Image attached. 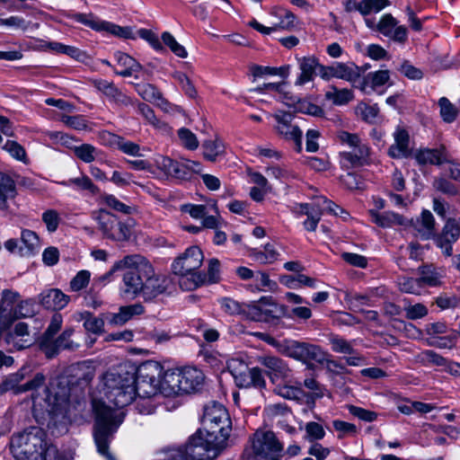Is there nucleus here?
Here are the masks:
<instances>
[{"label": "nucleus", "mask_w": 460, "mask_h": 460, "mask_svg": "<svg viewBox=\"0 0 460 460\" xmlns=\"http://www.w3.org/2000/svg\"><path fill=\"white\" fill-rule=\"evenodd\" d=\"M60 121L64 123L66 127L71 128L75 130H90L91 128L84 116L76 115V116H69V115H62L60 117Z\"/></svg>", "instance_id": "nucleus-51"}, {"label": "nucleus", "mask_w": 460, "mask_h": 460, "mask_svg": "<svg viewBox=\"0 0 460 460\" xmlns=\"http://www.w3.org/2000/svg\"><path fill=\"white\" fill-rule=\"evenodd\" d=\"M176 369H168L162 376V394L164 396H175L181 394Z\"/></svg>", "instance_id": "nucleus-29"}, {"label": "nucleus", "mask_w": 460, "mask_h": 460, "mask_svg": "<svg viewBox=\"0 0 460 460\" xmlns=\"http://www.w3.org/2000/svg\"><path fill=\"white\" fill-rule=\"evenodd\" d=\"M15 194V184L13 179L0 172V208H4L7 199H13Z\"/></svg>", "instance_id": "nucleus-38"}, {"label": "nucleus", "mask_w": 460, "mask_h": 460, "mask_svg": "<svg viewBox=\"0 0 460 460\" xmlns=\"http://www.w3.org/2000/svg\"><path fill=\"white\" fill-rule=\"evenodd\" d=\"M341 155L343 163L351 166H361L368 163L370 148L367 144L360 141L355 147L349 151H343Z\"/></svg>", "instance_id": "nucleus-20"}, {"label": "nucleus", "mask_w": 460, "mask_h": 460, "mask_svg": "<svg viewBox=\"0 0 460 460\" xmlns=\"http://www.w3.org/2000/svg\"><path fill=\"white\" fill-rule=\"evenodd\" d=\"M250 256L260 264H270L278 260L279 253L274 245L267 243L264 245L263 251L252 250Z\"/></svg>", "instance_id": "nucleus-35"}, {"label": "nucleus", "mask_w": 460, "mask_h": 460, "mask_svg": "<svg viewBox=\"0 0 460 460\" xmlns=\"http://www.w3.org/2000/svg\"><path fill=\"white\" fill-rule=\"evenodd\" d=\"M90 279L91 272L89 270H82L78 271L69 283L70 289L74 292L84 289L89 284Z\"/></svg>", "instance_id": "nucleus-57"}, {"label": "nucleus", "mask_w": 460, "mask_h": 460, "mask_svg": "<svg viewBox=\"0 0 460 460\" xmlns=\"http://www.w3.org/2000/svg\"><path fill=\"white\" fill-rule=\"evenodd\" d=\"M34 314L33 303L31 300H20L14 306L11 317L22 318L29 317Z\"/></svg>", "instance_id": "nucleus-62"}, {"label": "nucleus", "mask_w": 460, "mask_h": 460, "mask_svg": "<svg viewBox=\"0 0 460 460\" xmlns=\"http://www.w3.org/2000/svg\"><path fill=\"white\" fill-rule=\"evenodd\" d=\"M124 270L126 271L122 278V292L126 297L135 298L141 295L145 278L142 275V271L137 267L126 266Z\"/></svg>", "instance_id": "nucleus-14"}, {"label": "nucleus", "mask_w": 460, "mask_h": 460, "mask_svg": "<svg viewBox=\"0 0 460 460\" xmlns=\"http://www.w3.org/2000/svg\"><path fill=\"white\" fill-rule=\"evenodd\" d=\"M303 362L315 361L323 364L327 361V354L317 345L305 343Z\"/></svg>", "instance_id": "nucleus-46"}, {"label": "nucleus", "mask_w": 460, "mask_h": 460, "mask_svg": "<svg viewBox=\"0 0 460 460\" xmlns=\"http://www.w3.org/2000/svg\"><path fill=\"white\" fill-rule=\"evenodd\" d=\"M74 153L77 158L86 164L101 160L102 152L90 144H82L74 148Z\"/></svg>", "instance_id": "nucleus-37"}, {"label": "nucleus", "mask_w": 460, "mask_h": 460, "mask_svg": "<svg viewBox=\"0 0 460 460\" xmlns=\"http://www.w3.org/2000/svg\"><path fill=\"white\" fill-rule=\"evenodd\" d=\"M305 439L308 441L321 440L325 436V430L323 427L314 421L307 422L305 426Z\"/></svg>", "instance_id": "nucleus-59"}, {"label": "nucleus", "mask_w": 460, "mask_h": 460, "mask_svg": "<svg viewBox=\"0 0 460 460\" xmlns=\"http://www.w3.org/2000/svg\"><path fill=\"white\" fill-rule=\"evenodd\" d=\"M163 367L156 361H146L135 370L136 395L146 398L162 394Z\"/></svg>", "instance_id": "nucleus-7"}, {"label": "nucleus", "mask_w": 460, "mask_h": 460, "mask_svg": "<svg viewBox=\"0 0 460 460\" xmlns=\"http://www.w3.org/2000/svg\"><path fill=\"white\" fill-rule=\"evenodd\" d=\"M438 105L443 120L447 123L453 122L457 115V109L446 97L439 99Z\"/></svg>", "instance_id": "nucleus-54"}, {"label": "nucleus", "mask_w": 460, "mask_h": 460, "mask_svg": "<svg viewBox=\"0 0 460 460\" xmlns=\"http://www.w3.org/2000/svg\"><path fill=\"white\" fill-rule=\"evenodd\" d=\"M376 30L384 36L397 42H404L407 39V29L402 25H398L395 18L389 13L381 17L376 24Z\"/></svg>", "instance_id": "nucleus-16"}, {"label": "nucleus", "mask_w": 460, "mask_h": 460, "mask_svg": "<svg viewBox=\"0 0 460 460\" xmlns=\"http://www.w3.org/2000/svg\"><path fill=\"white\" fill-rule=\"evenodd\" d=\"M325 97L335 105H345L353 99V93L349 89L332 87L326 92Z\"/></svg>", "instance_id": "nucleus-42"}, {"label": "nucleus", "mask_w": 460, "mask_h": 460, "mask_svg": "<svg viewBox=\"0 0 460 460\" xmlns=\"http://www.w3.org/2000/svg\"><path fill=\"white\" fill-rule=\"evenodd\" d=\"M276 120V133L286 140L294 141L297 151L302 149V131L296 125L292 124L293 116L289 112L277 111L273 114Z\"/></svg>", "instance_id": "nucleus-13"}, {"label": "nucleus", "mask_w": 460, "mask_h": 460, "mask_svg": "<svg viewBox=\"0 0 460 460\" xmlns=\"http://www.w3.org/2000/svg\"><path fill=\"white\" fill-rule=\"evenodd\" d=\"M420 274L422 286L438 287L442 284V279L446 276L443 268H437L432 265H427L420 268Z\"/></svg>", "instance_id": "nucleus-27"}, {"label": "nucleus", "mask_w": 460, "mask_h": 460, "mask_svg": "<svg viewBox=\"0 0 460 460\" xmlns=\"http://www.w3.org/2000/svg\"><path fill=\"white\" fill-rule=\"evenodd\" d=\"M40 304L47 309L61 310L67 305L70 297L58 288L45 290L40 294Z\"/></svg>", "instance_id": "nucleus-19"}, {"label": "nucleus", "mask_w": 460, "mask_h": 460, "mask_svg": "<svg viewBox=\"0 0 460 460\" xmlns=\"http://www.w3.org/2000/svg\"><path fill=\"white\" fill-rule=\"evenodd\" d=\"M131 265L142 271L145 282L141 296L146 302H151L162 295L171 292L172 282L165 275L155 274L150 262L140 254L127 255L122 265Z\"/></svg>", "instance_id": "nucleus-4"}, {"label": "nucleus", "mask_w": 460, "mask_h": 460, "mask_svg": "<svg viewBox=\"0 0 460 460\" xmlns=\"http://www.w3.org/2000/svg\"><path fill=\"white\" fill-rule=\"evenodd\" d=\"M181 145L188 150H196L199 146V140L196 135L189 128H181L177 132Z\"/></svg>", "instance_id": "nucleus-53"}, {"label": "nucleus", "mask_w": 460, "mask_h": 460, "mask_svg": "<svg viewBox=\"0 0 460 460\" xmlns=\"http://www.w3.org/2000/svg\"><path fill=\"white\" fill-rule=\"evenodd\" d=\"M332 349L336 353L353 354L354 349L352 344L343 338L334 336L330 339Z\"/></svg>", "instance_id": "nucleus-63"}, {"label": "nucleus", "mask_w": 460, "mask_h": 460, "mask_svg": "<svg viewBox=\"0 0 460 460\" xmlns=\"http://www.w3.org/2000/svg\"><path fill=\"white\" fill-rule=\"evenodd\" d=\"M20 299V294L12 290H4L0 303V319L9 323V319L13 311L14 306Z\"/></svg>", "instance_id": "nucleus-30"}, {"label": "nucleus", "mask_w": 460, "mask_h": 460, "mask_svg": "<svg viewBox=\"0 0 460 460\" xmlns=\"http://www.w3.org/2000/svg\"><path fill=\"white\" fill-rule=\"evenodd\" d=\"M144 311V306L139 303L120 306L119 312L111 315L110 323L114 325H123L134 316L142 314Z\"/></svg>", "instance_id": "nucleus-28"}, {"label": "nucleus", "mask_w": 460, "mask_h": 460, "mask_svg": "<svg viewBox=\"0 0 460 460\" xmlns=\"http://www.w3.org/2000/svg\"><path fill=\"white\" fill-rule=\"evenodd\" d=\"M44 409L54 423L66 422L69 408L70 387L66 377H58L49 383L46 390Z\"/></svg>", "instance_id": "nucleus-6"}, {"label": "nucleus", "mask_w": 460, "mask_h": 460, "mask_svg": "<svg viewBox=\"0 0 460 460\" xmlns=\"http://www.w3.org/2000/svg\"><path fill=\"white\" fill-rule=\"evenodd\" d=\"M283 450V445L270 430H257L251 447L243 453L244 460H269Z\"/></svg>", "instance_id": "nucleus-8"}, {"label": "nucleus", "mask_w": 460, "mask_h": 460, "mask_svg": "<svg viewBox=\"0 0 460 460\" xmlns=\"http://www.w3.org/2000/svg\"><path fill=\"white\" fill-rule=\"evenodd\" d=\"M181 388V394H190L199 389L203 382V374L196 367L175 368Z\"/></svg>", "instance_id": "nucleus-17"}, {"label": "nucleus", "mask_w": 460, "mask_h": 460, "mask_svg": "<svg viewBox=\"0 0 460 460\" xmlns=\"http://www.w3.org/2000/svg\"><path fill=\"white\" fill-rule=\"evenodd\" d=\"M226 438L217 434L199 429L190 438L184 449H172L164 460H169L174 451H181L185 460H213L226 447Z\"/></svg>", "instance_id": "nucleus-3"}, {"label": "nucleus", "mask_w": 460, "mask_h": 460, "mask_svg": "<svg viewBox=\"0 0 460 460\" xmlns=\"http://www.w3.org/2000/svg\"><path fill=\"white\" fill-rule=\"evenodd\" d=\"M3 149L17 161H20L25 164L29 163L25 149L18 142L13 140H7L3 146Z\"/></svg>", "instance_id": "nucleus-50"}, {"label": "nucleus", "mask_w": 460, "mask_h": 460, "mask_svg": "<svg viewBox=\"0 0 460 460\" xmlns=\"http://www.w3.org/2000/svg\"><path fill=\"white\" fill-rule=\"evenodd\" d=\"M201 170L202 166L199 162L182 158L181 161H176L174 177L187 179L191 173H199Z\"/></svg>", "instance_id": "nucleus-34"}, {"label": "nucleus", "mask_w": 460, "mask_h": 460, "mask_svg": "<svg viewBox=\"0 0 460 460\" xmlns=\"http://www.w3.org/2000/svg\"><path fill=\"white\" fill-rule=\"evenodd\" d=\"M253 292H276L279 288L277 281L271 279L266 271H257L255 273L253 283L250 285Z\"/></svg>", "instance_id": "nucleus-31"}, {"label": "nucleus", "mask_w": 460, "mask_h": 460, "mask_svg": "<svg viewBox=\"0 0 460 460\" xmlns=\"http://www.w3.org/2000/svg\"><path fill=\"white\" fill-rule=\"evenodd\" d=\"M84 327L89 332L101 333L104 327V322L102 318L92 315L90 313L83 314Z\"/></svg>", "instance_id": "nucleus-56"}, {"label": "nucleus", "mask_w": 460, "mask_h": 460, "mask_svg": "<svg viewBox=\"0 0 460 460\" xmlns=\"http://www.w3.org/2000/svg\"><path fill=\"white\" fill-rule=\"evenodd\" d=\"M102 200L105 205H107L110 208L114 209L118 212H121L126 215H129L132 213L133 208L120 200H119L112 194H105L102 196Z\"/></svg>", "instance_id": "nucleus-60"}, {"label": "nucleus", "mask_w": 460, "mask_h": 460, "mask_svg": "<svg viewBox=\"0 0 460 460\" xmlns=\"http://www.w3.org/2000/svg\"><path fill=\"white\" fill-rule=\"evenodd\" d=\"M10 448L18 460H66L55 446L48 444L45 431L38 427L13 435Z\"/></svg>", "instance_id": "nucleus-2"}, {"label": "nucleus", "mask_w": 460, "mask_h": 460, "mask_svg": "<svg viewBox=\"0 0 460 460\" xmlns=\"http://www.w3.org/2000/svg\"><path fill=\"white\" fill-rule=\"evenodd\" d=\"M154 164L164 174L174 177L176 161L168 156L155 155L153 158Z\"/></svg>", "instance_id": "nucleus-52"}, {"label": "nucleus", "mask_w": 460, "mask_h": 460, "mask_svg": "<svg viewBox=\"0 0 460 460\" xmlns=\"http://www.w3.org/2000/svg\"><path fill=\"white\" fill-rule=\"evenodd\" d=\"M136 91L146 102L155 103L156 102L161 101L162 102H164L166 105L168 104V102L162 97L160 92L156 89V87L151 84H137Z\"/></svg>", "instance_id": "nucleus-39"}, {"label": "nucleus", "mask_w": 460, "mask_h": 460, "mask_svg": "<svg viewBox=\"0 0 460 460\" xmlns=\"http://www.w3.org/2000/svg\"><path fill=\"white\" fill-rule=\"evenodd\" d=\"M305 342L296 341H286L282 345L281 351L289 358L303 361Z\"/></svg>", "instance_id": "nucleus-49"}, {"label": "nucleus", "mask_w": 460, "mask_h": 460, "mask_svg": "<svg viewBox=\"0 0 460 460\" xmlns=\"http://www.w3.org/2000/svg\"><path fill=\"white\" fill-rule=\"evenodd\" d=\"M66 17L82 23L98 32H107L124 39L132 38V31L129 27H121L115 23L104 21L92 13H69Z\"/></svg>", "instance_id": "nucleus-12"}, {"label": "nucleus", "mask_w": 460, "mask_h": 460, "mask_svg": "<svg viewBox=\"0 0 460 460\" xmlns=\"http://www.w3.org/2000/svg\"><path fill=\"white\" fill-rule=\"evenodd\" d=\"M62 323V315L60 314H55L51 318L48 329L46 330L41 338L40 347L48 358H52L55 356V351L53 348L49 345V341L53 340L54 336L60 330Z\"/></svg>", "instance_id": "nucleus-21"}, {"label": "nucleus", "mask_w": 460, "mask_h": 460, "mask_svg": "<svg viewBox=\"0 0 460 460\" xmlns=\"http://www.w3.org/2000/svg\"><path fill=\"white\" fill-rule=\"evenodd\" d=\"M93 219L98 224V229L105 238L113 241H126L131 235V225L119 221L117 217L105 209L94 211Z\"/></svg>", "instance_id": "nucleus-10"}, {"label": "nucleus", "mask_w": 460, "mask_h": 460, "mask_svg": "<svg viewBox=\"0 0 460 460\" xmlns=\"http://www.w3.org/2000/svg\"><path fill=\"white\" fill-rule=\"evenodd\" d=\"M249 319L256 322H267L272 316V312L261 303L246 305L243 313Z\"/></svg>", "instance_id": "nucleus-36"}, {"label": "nucleus", "mask_w": 460, "mask_h": 460, "mask_svg": "<svg viewBox=\"0 0 460 460\" xmlns=\"http://www.w3.org/2000/svg\"><path fill=\"white\" fill-rule=\"evenodd\" d=\"M389 4L388 0H361L356 4V9L362 14L378 13Z\"/></svg>", "instance_id": "nucleus-44"}, {"label": "nucleus", "mask_w": 460, "mask_h": 460, "mask_svg": "<svg viewBox=\"0 0 460 460\" xmlns=\"http://www.w3.org/2000/svg\"><path fill=\"white\" fill-rule=\"evenodd\" d=\"M398 286L402 292L420 296L422 294L423 286L421 280L409 277H402L398 280Z\"/></svg>", "instance_id": "nucleus-47"}, {"label": "nucleus", "mask_w": 460, "mask_h": 460, "mask_svg": "<svg viewBox=\"0 0 460 460\" xmlns=\"http://www.w3.org/2000/svg\"><path fill=\"white\" fill-rule=\"evenodd\" d=\"M202 425V430L217 434L227 441L231 422L226 409L221 403L212 402L205 406Z\"/></svg>", "instance_id": "nucleus-9"}, {"label": "nucleus", "mask_w": 460, "mask_h": 460, "mask_svg": "<svg viewBox=\"0 0 460 460\" xmlns=\"http://www.w3.org/2000/svg\"><path fill=\"white\" fill-rule=\"evenodd\" d=\"M390 80L389 70H377L368 73L363 79L361 90L365 93L377 91L378 88L386 84Z\"/></svg>", "instance_id": "nucleus-22"}, {"label": "nucleus", "mask_w": 460, "mask_h": 460, "mask_svg": "<svg viewBox=\"0 0 460 460\" xmlns=\"http://www.w3.org/2000/svg\"><path fill=\"white\" fill-rule=\"evenodd\" d=\"M65 186H75L80 190H89L92 193H95L97 191V187L93 183L92 180L86 176L82 175L78 178L69 179L67 181L63 182Z\"/></svg>", "instance_id": "nucleus-58"}, {"label": "nucleus", "mask_w": 460, "mask_h": 460, "mask_svg": "<svg viewBox=\"0 0 460 460\" xmlns=\"http://www.w3.org/2000/svg\"><path fill=\"white\" fill-rule=\"evenodd\" d=\"M73 332V329H66L55 341L51 340L49 341V345L53 348L55 355L60 349L74 350L78 348V344L70 340Z\"/></svg>", "instance_id": "nucleus-40"}, {"label": "nucleus", "mask_w": 460, "mask_h": 460, "mask_svg": "<svg viewBox=\"0 0 460 460\" xmlns=\"http://www.w3.org/2000/svg\"><path fill=\"white\" fill-rule=\"evenodd\" d=\"M301 73L296 78V85H304L314 79V73L318 69V60L314 57H305L298 60Z\"/></svg>", "instance_id": "nucleus-26"}, {"label": "nucleus", "mask_w": 460, "mask_h": 460, "mask_svg": "<svg viewBox=\"0 0 460 460\" xmlns=\"http://www.w3.org/2000/svg\"><path fill=\"white\" fill-rule=\"evenodd\" d=\"M332 77L346 80V81H353L358 75L357 72V67L353 64H344L336 62L332 64Z\"/></svg>", "instance_id": "nucleus-41"}, {"label": "nucleus", "mask_w": 460, "mask_h": 460, "mask_svg": "<svg viewBox=\"0 0 460 460\" xmlns=\"http://www.w3.org/2000/svg\"><path fill=\"white\" fill-rule=\"evenodd\" d=\"M259 361L268 369V375L273 383L280 379H287L290 376L291 371L289 367L279 358L266 356L261 358Z\"/></svg>", "instance_id": "nucleus-18"}, {"label": "nucleus", "mask_w": 460, "mask_h": 460, "mask_svg": "<svg viewBox=\"0 0 460 460\" xmlns=\"http://www.w3.org/2000/svg\"><path fill=\"white\" fill-rule=\"evenodd\" d=\"M265 88L267 90L277 92L279 96V100L282 102H284L288 106H292L296 101V98L290 95L288 93H287L286 90V84L285 83H279V84H265Z\"/></svg>", "instance_id": "nucleus-55"}, {"label": "nucleus", "mask_w": 460, "mask_h": 460, "mask_svg": "<svg viewBox=\"0 0 460 460\" xmlns=\"http://www.w3.org/2000/svg\"><path fill=\"white\" fill-rule=\"evenodd\" d=\"M135 368L127 365L108 370L103 374L100 389L105 399L117 409L106 404L104 401L93 400L95 413L93 438L99 454L107 460H115L109 452V444L124 419V407L129 405L136 398Z\"/></svg>", "instance_id": "nucleus-1"}, {"label": "nucleus", "mask_w": 460, "mask_h": 460, "mask_svg": "<svg viewBox=\"0 0 460 460\" xmlns=\"http://www.w3.org/2000/svg\"><path fill=\"white\" fill-rule=\"evenodd\" d=\"M21 241L24 246L23 248H20L21 254L22 255H33L37 253L41 247L38 234L29 229H23L22 231Z\"/></svg>", "instance_id": "nucleus-32"}, {"label": "nucleus", "mask_w": 460, "mask_h": 460, "mask_svg": "<svg viewBox=\"0 0 460 460\" xmlns=\"http://www.w3.org/2000/svg\"><path fill=\"white\" fill-rule=\"evenodd\" d=\"M372 221L381 227H391L395 225L402 226L404 224V218L392 211L378 213L375 210H370Z\"/></svg>", "instance_id": "nucleus-33"}, {"label": "nucleus", "mask_w": 460, "mask_h": 460, "mask_svg": "<svg viewBox=\"0 0 460 460\" xmlns=\"http://www.w3.org/2000/svg\"><path fill=\"white\" fill-rule=\"evenodd\" d=\"M320 208H316L313 203H301L293 208V211L298 215H306L307 219L304 222V226L307 231H315L321 219Z\"/></svg>", "instance_id": "nucleus-25"}, {"label": "nucleus", "mask_w": 460, "mask_h": 460, "mask_svg": "<svg viewBox=\"0 0 460 460\" xmlns=\"http://www.w3.org/2000/svg\"><path fill=\"white\" fill-rule=\"evenodd\" d=\"M227 369L239 387H255L261 389L265 387L266 381L259 367H249L240 358H231L227 361Z\"/></svg>", "instance_id": "nucleus-11"}, {"label": "nucleus", "mask_w": 460, "mask_h": 460, "mask_svg": "<svg viewBox=\"0 0 460 460\" xmlns=\"http://www.w3.org/2000/svg\"><path fill=\"white\" fill-rule=\"evenodd\" d=\"M415 158L420 164H439L443 161L442 153L436 149H424L416 153Z\"/></svg>", "instance_id": "nucleus-48"}, {"label": "nucleus", "mask_w": 460, "mask_h": 460, "mask_svg": "<svg viewBox=\"0 0 460 460\" xmlns=\"http://www.w3.org/2000/svg\"><path fill=\"white\" fill-rule=\"evenodd\" d=\"M42 221L46 225L47 230L49 233H53L59 226L60 216L58 211L54 209H48L42 214Z\"/></svg>", "instance_id": "nucleus-64"}, {"label": "nucleus", "mask_w": 460, "mask_h": 460, "mask_svg": "<svg viewBox=\"0 0 460 460\" xmlns=\"http://www.w3.org/2000/svg\"><path fill=\"white\" fill-rule=\"evenodd\" d=\"M314 204L315 205L316 208H320L321 215L324 212L332 214L334 216H340L343 213L342 208H341L338 205L334 204L332 201L328 200L325 198H319L317 199Z\"/></svg>", "instance_id": "nucleus-61"}, {"label": "nucleus", "mask_w": 460, "mask_h": 460, "mask_svg": "<svg viewBox=\"0 0 460 460\" xmlns=\"http://www.w3.org/2000/svg\"><path fill=\"white\" fill-rule=\"evenodd\" d=\"M203 260L202 251L198 246H191L172 262V271L181 277L180 285L183 288L191 290L206 283L204 273L197 271Z\"/></svg>", "instance_id": "nucleus-5"}, {"label": "nucleus", "mask_w": 460, "mask_h": 460, "mask_svg": "<svg viewBox=\"0 0 460 460\" xmlns=\"http://www.w3.org/2000/svg\"><path fill=\"white\" fill-rule=\"evenodd\" d=\"M202 147L203 155L208 161H215L225 151L224 144L219 139L207 140L202 144Z\"/></svg>", "instance_id": "nucleus-43"}, {"label": "nucleus", "mask_w": 460, "mask_h": 460, "mask_svg": "<svg viewBox=\"0 0 460 460\" xmlns=\"http://www.w3.org/2000/svg\"><path fill=\"white\" fill-rule=\"evenodd\" d=\"M460 236V226L456 219H448L442 229V233L437 236L436 243L447 256L453 253L452 244Z\"/></svg>", "instance_id": "nucleus-15"}, {"label": "nucleus", "mask_w": 460, "mask_h": 460, "mask_svg": "<svg viewBox=\"0 0 460 460\" xmlns=\"http://www.w3.org/2000/svg\"><path fill=\"white\" fill-rule=\"evenodd\" d=\"M394 143L389 147L388 155L393 158H402L409 155V135L402 128L394 133Z\"/></svg>", "instance_id": "nucleus-24"}, {"label": "nucleus", "mask_w": 460, "mask_h": 460, "mask_svg": "<svg viewBox=\"0 0 460 460\" xmlns=\"http://www.w3.org/2000/svg\"><path fill=\"white\" fill-rule=\"evenodd\" d=\"M379 112L376 104L368 105L366 102H359L355 108L356 115L367 123H374Z\"/></svg>", "instance_id": "nucleus-45"}, {"label": "nucleus", "mask_w": 460, "mask_h": 460, "mask_svg": "<svg viewBox=\"0 0 460 460\" xmlns=\"http://www.w3.org/2000/svg\"><path fill=\"white\" fill-rule=\"evenodd\" d=\"M114 58L117 64L123 68L117 71V75L123 77L135 76L138 78L137 73L142 70V66L135 58L121 51L115 52Z\"/></svg>", "instance_id": "nucleus-23"}]
</instances>
